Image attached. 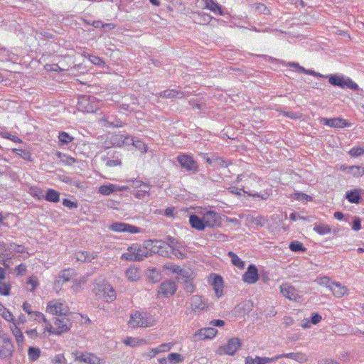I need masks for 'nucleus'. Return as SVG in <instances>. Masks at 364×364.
Masks as SVG:
<instances>
[{"mask_svg":"<svg viewBox=\"0 0 364 364\" xmlns=\"http://www.w3.org/2000/svg\"><path fill=\"white\" fill-rule=\"evenodd\" d=\"M215 294L218 297H220L223 293V280L222 277L215 275L212 282Z\"/></svg>","mask_w":364,"mask_h":364,"instance_id":"obj_23","label":"nucleus"},{"mask_svg":"<svg viewBox=\"0 0 364 364\" xmlns=\"http://www.w3.org/2000/svg\"><path fill=\"white\" fill-rule=\"evenodd\" d=\"M176 291V284L175 282L171 280H166L163 282L159 288L158 294L165 297L174 294Z\"/></svg>","mask_w":364,"mask_h":364,"instance_id":"obj_12","label":"nucleus"},{"mask_svg":"<svg viewBox=\"0 0 364 364\" xmlns=\"http://www.w3.org/2000/svg\"><path fill=\"white\" fill-rule=\"evenodd\" d=\"M250 7L252 11H254L255 14L264 15L270 14V10L263 3H255L252 4Z\"/></svg>","mask_w":364,"mask_h":364,"instance_id":"obj_28","label":"nucleus"},{"mask_svg":"<svg viewBox=\"0 0 364 364\" xmlns=\"http://www.w3.org/2000/svg\"><path fill=\"white\" fill-rule=\"evenodd\" d=\"M321 122H322L325 125L335 128H343L349 125L346 120L341 118H322Z\"/></svg>","mask_w":364,"mask_h":364,"instance_id":"obj_21","label":"nucleus"},{"mask_svg":"<svg viewBox=\"0 0 364 364\" xmlns=\"http://www.w3.org/2000/svg\"><path fill=\"white\" fill-rule=\"evenodd\" d=\"M116 191L117 185L115 184L109 183L107 185H102L99 188V193L105 196H108Z\"/></svg>","mask_w":364,"mask_h":364,"instance_id":"obj_32","label":"nucleus"},{"mask_svg":"<svg viewBox=\"0 0 364 364\" xmlns=\"http://www.w3.org/2000/svg\"><path fill=\"white\" fill-rule=\"evenodd\" d=\"M92 291L97 296L102 298L107 302L112 301L116 299L115 291L108 283L96 284Z\"/></svg>","mask_w":364,"mask_h":364,"instance_id":"obj_2","label":"nucleus"},{"mask_svg":"<svg viewBox=\"0 0 364 364\" xmlns=\"http://www.w3.org/2000/svg\"><path fill=\"white\" fill-rule=\"evenodd\" d=\"M321 321V316L318 313H314L311 318V323L316 325Z\"/></svg>","mask_w":364,"mask_h":364,"instance_id":"obj_64","label":"nucleus"},{"mask_svg":"<svg viewBox=\"0 0 364 364\" xmlns=\"http://www.w3.org/2000/svg\"><path fill=\"white\" fill-rule=\"evenodd\" d=\"M361 228V220L359 218L355 217L353 221L352 229L358 231Z\"/></svg>","mask_w":364,"mask_h":364,"instance_id":"obj_60","label":"nucleus"},{"mask_svg":"<svg viewBox=\"0 0 364 364\" xmlns=\"http://www.w3.org/2000/svg\"><path fill=\"white\" fill-rule=\"evenodd\" d=\"M129 327L135 328L139 327H148L150 325L148 321L146 314L136 311L131 314L130 319L128 322Z\"/></svg>","mask_w":364,"mask_h":364,"instance_id":"obj_6","label":"nucleus"},{"mask_svg":"<svg viewBox=\"0 0 364 364\" xmlns=\"http://www.w3.org/2000/svg\"><path fill=\"white\" fill-rule=\"evenodd\" d=\"M54 364H65L66 359L64 358L63 355L58 354L56 355L54 358L52 360Z\"/></svg>","mask_w":364,"mask_h":364,"instance_id":"obj_57","label":"nucleus"},{"mask_svg":"<svg viewBox=\"0 0 364 364\" xmlns=\"http://www.w3.org/2000/svg\"><path fill=\"white\" fill-rule=\"evenodd\" d=\"M13 348L14 346L10 339L0 337V358H6L11 356Z\"/></svg>","mask_w":364,"mask_h":364,"instance_id":"obj_14","label":"nucleus"},{"mask_svg":"<svg viewBox=\"0 0 364 364\" xmlns=\"http://www.w3.org/2000/svg\"><path fill=\"white\" fill-rule=\"evenodd\" d=\"M348 173L354 177H360L364 174V168L359 166H350L348 168Z\"/></svg>","mask_w":364,"mask_h":364,"instance_id":"obj_40","label":"nucleus"},{"mask_svg":"<svg viewBox=\"0 0 364 364\" xmlns=\"http://www.w3.org/2000/svg\"><path fill=\"white\" fill-rule=\"evenodd\" d=\"M54 323L57 328V333L59 335L68 331L72 326V322L66 316L55 318Z\"/></svg>","mask_w":364,"mask_h":364,"instance_id":"obj_19","label":"nucleus"},{"mask_svg":"<svg viewBox=\"0 0 364 364\" xmlns=\"http://www.w3.org/2000/svg\"><path fill=\"white\" fill-rule=\"evenodd\" d=\"M277 360H279V357L267 358L256 356L254 364H267L274 362Z\"/></svg>","mask_w":364,"mask_h":364,"instance_id":"obj_43","label":"nucleus"},{"mask_svg":"<svg viewBox=\"0 0 364 364\" xmlns=\"http://www.w3.org/2000/svg\"><path fill=\"white\" fill-rule=\"evenodd\" d=\"M171 343H163L160 346H159L156 348L159 350V353L162 352H167L169 351L172 348Z\"/></svg>","mask_w":364,"mask_h":364,"instance_id":"obj_58","label":"nucleus"},{"mask_svg":"<svg viewBox=\"0 0 364 364\" xmlns=\"http://www.w3.org/2000/svg\"><path fill=\"white\" fill-rule=\"evenodd\" d=\"M29 193L34 198H36L38 200L44 198L43 191L36 186H32L29 188Z\"/></svg>","mask_w":364,"mask_h":364,"instance_id":"obj_41","label":"nucleus"},{"mask_svg":"<svg viewBox=\"0 0 364 364\" xmlns=\"http://www.w3.org/2000/svg\"><path fill=\"white\" fill-rule=\"evenodd\" d=\"M314 230L318 234L323 235L331 233V228L328 225L321 224L315 225L314 227Z\"/></svg>","mask_w":364,"mask_h":364,"instance_id":"obj_37","label":"nucleus"},{"mask_svg":"<svg viewBox=\"0 0 364 364\" xmlns=\"http://www.w3.org/2000/svg\"><path fill=\"white\" fill-rule=\"evenodd\" d=\"M177 161L187 171L196 173L198 171L197 162L191 156L186 154H180L177 156Z\"/></svg>","mask_w":364,"mask_h":364,"instance_id":"obj_7","label":"nucleus"},{"mask_svg":"<svg viewBox=\"0 0 364 364\" xmlns=\"http://www.w3.org/2000/svg\"><path fill=\"white\" fill-rule=\"evenodd\" d=\"M96 257L97 255L94 253L83 251H79L75 254L76 259L82 262H90Z\"/></svg>","mask_w":364,"mask_h":364,"instance_id":"obj_27","label":"nucleus"},{"mask_svg":"<svg viewBox=\"0 0 364 364\" xmlns=\"http://www.w3.org/2000/svg\"><path fill=\"white\" fill-rule=\"evenodd\" d=\"M28 355L30 360H36L41 355V350L38 348L30 347L28 350Z\"/></svg>","mask_w":364,"mask_h":364,"instance_id":"obj_45","label":"nucleus"},{"mask_svg":"<svg viewBox=\"0 0 364 364\" xmlns=\"http://www.w3.org/2000/svg\"><path fill=\"white\" fill-rule=\"evenodd\" d=\"M145 245H150L151 247V249L150 250L151 253H156L164 257H171V248L170 246L166 245L164 241L149 240L145 241Z\"/></svg>","mask_w":364,"mask_h":364,"instance_id":"obj_3","label":"nucleus"},{"mask_svg":"<svg viewBox=\"0 0 364 364\" xmlns=\"http://www.w3.org/2000/svg\"><path fill=\"white\" fill-rule=\"evenodd\" d=\"M316 282L318 284L323 286H326L328 288H331V286L332 285L333 282H331V279L328 277H322L320 278H318L316 279Z\"/></svg>","mask_w":364,"mask_h":364,"instance_id":"obj_52","label":"nucleus"},{"mask_svg":"<svg viewBox=\"0 0 364 364\" xmlns=\"http://www.w3.org/2000/svg\"><path fill=\"white\" fill-rule=\"evenodd\" d=\"M289 247L292 252H304L306 250V248L303 245V244L297 240L291 241Z\"/></svg>","mask_w":364,"mask_h":364,"instance_id":"obj_36","label":"nucleus"},{"mask_svg":"<svg viewBox=\"0 0 364 364\" xmlns=\"http://www.w3.org/2000/svg\"><path fill=\"white\" fill-rule=\"evenodd\" d=\"M149 246L145 245V242L143 246L133 244L127 248V252L122 254L121 259L126 261H141L151 255L150 250L148 249Z\"/></svg>","mask_w":364,"mask_h":364,"instance_id":"obj_1","label":"nucleus"},{"mask_svg":"<svg viewBox=\"0 0 364 364\" xmlns=\"http://www.w3.org/2000/svg\"><path fill=\"white\" fill-rule=\"evenodd\" d=\"M75 276V270L73 269H65L62 270L56 277L54 283V288L56 291L61 289L62 285L70 281Z\"/></svg>","mask_w":364,"mask_h":364,"instance_id":"obj_9","label":"nucleus"},{"mask_svg":"<svg viewBox=\"0 0 364 364\" xmlns=\"http://www.w3.org/2000/svg\"><path fill=\"white\" fill-rule=\"evenodd\" d=\"M126 276L130 281H136L139 278V269L135 267H129L126 271Z\"/></svg>","mask_w":364,"mask_h":364,"instance_id":"obj_35","label":"nucleus"},{"mask_svg":"<svg viewBox=\"0 0 364 364\" xmlns=\"http://www.w3.org/2000/svg\"><path fill=\"white\" fill-rule=\"evenodd\" d=\"M185 286L184 289L186 291L192 293L195 289V286L193 283L188 279L189 278H184Z\"/></svg>","mask_w":364,"mask_h":364,"instance_id":"obj_56","label":"nucleus"},{"mask_svg":"<svg viewBox=\"0 0 364 364\" xmlns=\"http://www.w3.org/2000/svg\"><path fill=\"white\" fill-rule=\"evenodd\" d=\"M259 279L258 270L255 265L250 264L247 271L242 275V279L248 284H255Z\"/></svg>","mask_w":364,"mask_h":364,"instance_id":"obj_16","label":"nucleus"},{"mask_svg":"<svg viewBox=\"0 0 364 364\" xmlns=\"http://www.w3.org/2000/svg\"><path fill=\"white\" fill-rule=\"evenodd\" d=\"M132 194L135 198H139V199H144V200L147 199L149 196V194H148L139 189H136V190L134 191Z\"/></svg>","mask_w":364,"mask_h":364,"instance_id":"obj_54","label":"nucleus"},{"mask_svg":"<svg viewBox=\"0 0 364 364\" xmlns=\"http://www.w3.org/2000/svg\"><path fill=\"white\" fill-rule=\"evenodd\" d=\"M169 269L173 273L182 276L183 278H189V272L184 270L178 265H171Z\"/></svg>","mask_w":364,"mask_h":364,"instance_id":"obj_38","label":"nucleus"},{"mask_svg":"<svg viewBox=\"0 0 364 364\" xmlns=\"http://www.w3.org/2000/svg\"><path fill=\"white\" fill-rule=\"evenodd\" d=\"M109 229L114 232H129L132 234L139 233L141 232L140 228L125 223L119 222L113 223L109 226Z\"/></svg>","mask_w":364,"mask_h":364,"instance_id":"obj_10","label":"nucleus"},{"mask_svg":"<svg viewBox=\"0 0 364 364\" xmlns=\"http://www.w3.org/2000/svg\"><path fill=\"white\" fill-rule=\"evenodd\" d=\"M33 316H34V318L36 320H37L38 322H40L41 321H43V322L47 323L46 318L42 313L38 312V311H34Z\"/></svg>","mask_w":364,"mask_h":364,"instance_id":"obj_63","label":"nucleus"},{"mask_svg":"<svg viewBox=\"0 0 364 364\" xmlns=\"http://www.w3.org/2000/svg\"><path fill=\"white\" fill-rule=\"evenodd\" d=\"M168 361L172 364H176L183 360L181 355L177 353H172L168 355Z\"/></svg>","mask_w":364,"mask_h":364,"instance_id":"obj_47","label":"nucleus"},{"mask_svg":"<svg viewBox=\"0 0 364 364\" xmlns=\"http://www.w3.org/2000/svg\"><path fill=\"white\" fill-rule=\"evenodd\" d=\"M228 255L231 258V262L233 265L237 267L240 269L244 268L245 262L240 258H239L235 253L233 252H229Z\"/></svg>","mask_w":364,"mask_h":364,"instance_id":"obj_34","label":"nucleus"},{"mask_svg":"<svg viewBox=\"0 0 364 364\" xmlns=\"http://www.w3.org/2000/svg\"><path fill=\"white\" fill-rule=\"evenodd\" d=\"M11 286L5 280H0V294L3 296H9L10 294Z\"/></svg>","mask_w":364,"mask_h":364,"instance_id":"obj_42","label":"nucleus"},{"mask_svg":"<svg viewBox=\"0 0 364 364\" xmlns=\"http://www.w3.org/2000/svg\"><path fill=\"white\" fill-rule=\"evenodd\" d=\"M241 345L242 343L238 338H232L225 346L220 347L218 351L220 355L225 353L233 355L240 348Z\"/></svg>","mask_w":364,"mask_h":364,"instance_id":"obj_8","label":"nucleus"},{"mask_svg":"<svg viewBox=\"0 0 364 364\" xmlns=\"http://www.w3.org/2000/svg\"><path fill=\"white\" fill-rule=\"evenodd\" d=\"M105 121L110 125L116 127H121L124 124V123L122 122L120 119H117L112 120V117L110 116L107 117Z\"/></svg>","mask_w":364,"mask_h":364,"instance_id":"obj_51","label":"nucleus"},{"mask_svg":"<svg viewBox=\"0 0 364 364\" xmlns=\"http://www.w3.org/2000/svg\"><path fill=\"white\" fill-rule=\"evenodd\" d=\"M13 334L16 338V340L18 343H22L23 341V335L22 333V331L19 328L17 327L16 323L15 322H13V326L11 327Z\"/></svg>","mask_w":364,"mask_h":364,"instance_id":"obj_39","label":"nucleus"},{"mask_svg":"<svg viewBox=\"0 0 364 364\" xmlns=\"http://www.w3.org/2000/svg\"><path fill=\"white\" fill-rule=\"evenodd\" d=\"M203 218L205 226L210 228H213L218 225L220 223L221 219L220 214L212 210L206 211L203 214Z\"/></svg>","mask_w":364,"mask_h":364,"instance_id":"obj_15","label":"nucleus"},{"mask_svg":"<svg viewBox=\"0 0 364 364\" xmlns=\"http://www.w3.org/2000/svg\"><path fill=\"white\" fill-rule=\"evenodd\" d=\"M189 222L191 227L198 230H203L206 227L203 218H200L196 215H191L189 218Z\"/></svg>","mask_w":364,"mask_h":364,"instance_id":"obj_22","label":"nucleus"},{"mask_svg":"<svg viewBox=\"0 0 364 364\" xmlns=\"http://www.w3.org/2000/svg\"><path fill=\"white\" fill-rule=\"evenodd\" d=\"M360 189H354L348 191L346 194V198L352 203H359L361 199Z\"/></svg>","mask_w":364,"mask_h":364,"instance_id":"obj_26","label":"nucleus"},{"mask_svg":"<svg viewBox=\"0 0 364 364\" xmlns=\"http://www.w3.org/2000/svg\"><path fill=\"white\" fill-rule=\"evenodd\" d=\"M0 315L8 321H14L13 314L2 304H0Z\"/></svg>","mask_w":364,"mask_h":364,"instance_id":"obj_44","label":"nucleus"},{"mask_svg":"<svg viewBox=\"0 0 364 364\" xmlns=\"http://www.w3.org/2000/svg\"><path fill=\"white\" fill-rule=\"evenodd\" d=\"M91 96L82 95L78 98L77 109L82 112H93L94 107L90 102Z\"/></svg>","mask_w":364,"mask_h":364,"instance_id":"obj_20","label":"nucleus"},{"mask_svg":"<svg viewBox=\"0 0 364 364\" xmlns=\"http://www.w3.org/2000/svg\"><path fill=\"white\" fill-rule=\"evenodd\" d=\"M218 333V330L213 327L204 328L196 331L193 336L195 341L213 338Z\"/></svg>","mask_w":364,"mask_h":364,"instance_id":"obj_17","label":"nucleus"},{"mask_svg":"<svg viewBox=\"0 0 364 364\" xmlns=\"http://www.w3.org/2000/svg\"><path fill=\"white\" fill-rule=\"evenodd\" d=\"M198 19L196 21L198 23H208L212 17L205 13H198Z\"/></svg>","mask_w":364,"mask_h":364,"instance_id":"obj_49","label":"nucleus"},{"mask_svg":"<svg viewBox=\"0 0 364 364\" xmlns=\"http://www.w3.org/2000/svg\"><path fill=\"white\" fill-rule=\"evenodd\" d=\"M164 242L166 243V245L170 246L171 249L176 247L178 245V241L171 236H168L166 237V241Z\"/></svg>","mask_w":364,"mask_h":364,"instance_id":"obj_59","label":"nucleus"},{"mask_svg":"<svg viewBox=\"0 0 364 364\" xmlns=\"http://www.w3.org/2000/svg\"><path fill=\"white\" fill-rule=\"evenodd\" d=\"M47 311L58 316H67L70 313L69 307L61 300H53L48 303Z\"/></svg>","mask_w":364,"mask_h":364,"instance_id":"obj_5","label":"nucleus"},{"mask_svg":"<svg viewBox=\"0 0 364 364\" xmlns=\"http://www.w3.org/2000/svg\"><path fill=\"white\" fill-rule=\"evenodd\" d=\"M171 255H174L176 257L181 259L185 258L186 257V255L178 249V246L171 249Z\"/></svg>","mask_w":364,"mask_h":364,"instance_id":"obj_55","label":"nucleus"},{"mask_svg":"<svg viewBox=\"0 0 364 364\" xmlns=\"http://www.w3.org/2000/svg\"><path fill=\"white\" fill-rule=\"evenodd\" d=\"M132 140L133 146H134L137 149H139L142 153L146 152V145L142 141L139 139Z\"/></svg>","mask_w":364,"mask_h":364,"instance_id":"obj_50","label":"nucleus"},{"mask_svg":"<svg viewBox=\"0 0 364 364\" xmlns=\"http://www.w3.org/2000/svg\"><path fill=\"white\" fill-rule=\"evenodd\" d=\"M191 305L193 309H204L206 306L203 302L202 296L199 295H193L191 299Z\"/></svg>","mask_w":364,"mask_h":364,"instance_id":"obj_29","label":"nucleus"},{"mask_svg":"<svg viewBox=\"0 0 364 364\" xmlns=\"http://www.w3.org/2000/svg\"><path fill=\"white\" fill-rule=\"evenodd\" d=\"M328 82L332 85L341 88H349L352 90H358L359 89L358 85L352 80L341 75H331L329 77Z\"/></svg>","mask_w":364,"mask_h":364,"instance_id":"obj_4","label":"nucleus"},{"mask_svg":"<svg viewBox=\"0 0 364 364\" xmlns=\"http://www.w3.org/2000/svg\"><path fill=\"white\" fill-rule=\"evenodd\" d=\"M102 159L105 162V166L108 168L120 166L122 164L121 159H119V157L112 159L108 156H103Z\"/></svg>","mask_w":364,"mask_h":364,"instance_id":"obj_33","label":"nucleus"},{"mask_svg":"<svg viewBox=\"0 0 364 364\" xmlns=\"http://www.w3.org/2000/svg\"><path fill=\"white\" fill-rule=\"evenodd\" d=\"M205 6L204 9H208L212 11L213 14L216 15H220L222 16L228 14L227 9L223 6L220 5L218 2L214 0H204Z\"/></svg>","mask_w":364,"mask_h":364,"instance_id":"obj_13","label":"nucleus"},{"mask_svg":"<svg viewBox=\"0 0 364 364\" xmlns=\"http://www.w3.org/2000/svg\"><path fill=\"white\" fill-rule=\"evenodd\" d=\"M44 198L47 201L57 203L60 200V193L54 189L49 188L44 195Z\"/></svg>","mask_w":364,"mask_h":364,"instance_id":"obj_31","label":"nucleus"},{"mask_svg":"<svg viewBox=\"0 0 364 364\" xmlns=\"http://www.w3.org/2000/svg\"><path fill=\"white\" fill-rule=\"evenodd\" d=\"M280 292L282 294L289 300L296 301L300 296L297 290L288 284H283L280 287Z\"/></svg>","mask_w":364,"mask_h":364,"instance_id":"obj_18","label":"nucleus"},{"mask_svg":"<svg viewBox=\"0 0 364 364\" xmlns=\"http://www.w3.org/2000/svg\"><path fill=\"white\" fill-rule=\"evenodd\" d=\"M348 154L353 157H358L364 154V149L358 146H353Z\"/></svg>","mask_w":364,"mask_h":364,"instance_id":"obj_48","label":"nucleus"},{"mask_svg":"<svg viewBox=\"0 0 364 364\" xmlns=\"http://www.w3.org/2000/svg\"><path fill=\"white\" fill-rule=\"evenodd\" d=\"M159 97L163 98L169 99V98H182L184 97V93L181 90H176L173 89H168L166 90L159 94Z\"/></svg>","mask_w":364,"mask_h":364,"instance_id":"obj_25","label":"nucleus"},{"mask_svg":"<svg viewBox=\"0 0 364 364\" xmlns=\"http://www.w3.org/2000/svg\"><path fill=\"white\" fill-rule=\"evenodd\" d=\"M330 289L333 294L338 298L343 296L347 293L346 287L338 282H333Z\"/></svg>","mask_w":364,"mask_h":364,"instance_id":"obj_24","label":"nucleus"},{"mask_svg":"<svg viewBox=\"0 0 364 364\" xmlns=\"http://www.w3.org/2000/svg\"><path fill=\"white\" fill-rule=\"evenodd\" d=\"M13 151L26 160H30L31 154L28 151L23 149H14Z\"/></svg>","mask_w":364,"mask_h":364,"instance_id":"obj_53","label":"nucleus"},{"mask_svg":"<svg viewBox=\"0 0 364 364\" xmlns=\"http://www.w3.org/2000/svg\"><path fill=\"white\" fill-rule=\"evenodd\" d=\"M72 354L75 360L84 362L87 364H100V359L92 353L75 351Z\"/></svg>","mask_w":364,"mask_h":364,"instance_id":"obj_11","label":"nucleus"},{"mask_svg":"<svg viewBox=\"0 0 364 364\" xmlns=\"http://www.w3.org/2000/svg\"><path fill=\"white\" fill-rule=\"evenodd\" d=\"M63 205L64 206H65V207L69 208L70 209L75 208L77 207V205L76 203H74V202H73L70 200L67 199V198L63 200Z\"/></svg>","mask_w":364,"mask_h":364,"instance_id":"obj_62","label":"nucleus"},{"mask_svg":"<svg viewBox=\"0 0 364 364\" xmlns=\"http://www.w3.org/2000/svg\"><path fill=\"white\" fill-rule=\"evenodd\" d=\"M58 139H59V141L62 144H68V143L71 142L74 138L73 136H70L65 132H60L59 133Z\"/></svg>","mask_w":364,"mask_h":364,"instance_id":"obj_46","label":"nucleus"},{"mask_svg":"<svg viewBox=\"0 0 364 364\" xmlns=\"http://www.w3.org/2000/svg\"><path fill=\"white\" fill-rule=\"evenodd\" d=\"M124 344L132 347L143 346L147 344V341L144 338H136L132 337H127L124 341Z\"/></svg>","mask_w":364,"mask_h":364,"instance_id":"obj_30","label":"nucleus"},{"mask_svg":"<svg viewBox=\"0 0 364 364\" xmlns=\"http://www.w3.org/2000/svg\"><path fill=\"white\" fill-rule=\"evenodd\" d=\"M26 266L24 264H21L18 265L17 267H16V268H15V272L18 275H23L26 273Z\"/></svg>","mask_w":364,"mask_h":364,"instance_id":"obj_61","label":"nucleus"}]
</instances>
